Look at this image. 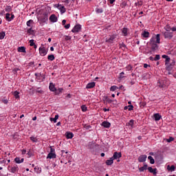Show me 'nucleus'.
<instances>
[{"instance_id": "f257e3e1", "label": "nucleus", "mask_w": 176, "mask_h": 176, "mask_svg": "<svg viewBox=\"0 0 176 176\" xmlns=\"http://www.w3.org/2000/svg\"><path fill=\"white\" fill-rule=\"evenodd\" d=\"M157 43H160V34H158L155 36L152 37L150 39V45L151 46V50L155 52V50H157L159 48V45Z\"/></svg>"}, {"instance_id": "f03ea898", "label": "nucleus", "mask_w": 176, "mask_h": 176, "mask_svg": "<svg viewBox=\"0 0 176 176\" xmlns=\"http://www.w3.org/2000/svg\"><path fill=\"white\" fill-rule=\"evenodd\" d=\"M8 169L10 171V173L14 174L19 171V166L17 165H14L12 166H8Z\"/></svg>"}, {"instance_id": "7ed1b4c3", "label": "nucleus", "mask_w": 176, "mask_h": 176, "mask_svg": "<svg viewBox=\"0 0 176 176\" xmlns=\"http://www.w3.org/2000/svg\"><path fill=\"white\" fill-rule=\"evenodd\" d=\"M38 50L41 56H46L47 54V50L45 47H40Z\"/></svg>"}, {"instance_id": "20e7f679", "label": "nucleus", "mask_w": 176, "mask_h": 176, "mask_svg": "<svg viewBox=\"0 0 176 176\" xmlns=\"http://www.w3.org/2000/svg\"><path fill=\"white\" fill-rule=\"evenodd\" d=\"M80 30H82V26L80 24L76 25L72 30V32H79Z\"/></svg>"}, {"instance_id": "39448f33", "label": "nucleus", "mask_w": 176, "mask_h": 176, "mask_svg": "<svg viewBox=\"0 0 176 176\" xmlns=\"http://www.w3.org/2000/svg\"><path fill=\"white\" fill-rule=\"evenodd\" d=\"M146 155H140L138 157V162H140V163H144V162H146Z\"/></svg>"}, {"instance_id": "423d86ee", "label": "nucleus", "mask_w": 176, "mask_h": 176, "mask_svg": "<svg viewBox=\"0 0 176 176\" xmlns=\"http://www.w3.org/2000/svg\"><path fill=\"white\" fill-rule=\"evenodd\" d=\"M56 8L58 9H59V10H60V13L61 14L65 13V12H67V9H65V7H64V6L60 5L58 4Z\"/></svg>"}, {"instance_id": "0eeeda50", "label": "nucleus", "mask_w": 176, "mask_h": 176, "mask_svg": "<svg viewBox=\"0 0 176 176\" xmlns=\"http://www.w3.org/2000/svg\"><path fill=\"white\" fill-rule=\"evenodd\" d=\"M113 160H116L117 159H120L122 157V153L115 152L113 157H111Z\"/></svg>"}, {"instance_id": "6e6552de", "label": "nucleus", "mask_w": 176, "mask_h": 176, "mask_svg": "<svg viewBox=\"0 0 176 176\" xmlns=\"http://www.w3.org/2000/svg\"><path fill=\"white\" fill-rule=\"evenodd\" d=\"M117 35L113 34L110 36V37L106 41L107 42H109L110 43H112L115 39H116Z\"/></svg>"}, {"instance_id": "1a4fd4ad", "label": "nucleus", "mask_w": 176, "mask_h": 176, "mask_svg": "<svg viewBox=\"0 0 176 176\" xmlns=\"http://www.w3.org/2000/svg\"><path fill=\"white\" fill-rule=\"evenodd\" d=\"M50 20L52 23H57V16H56V14H52L50 16Z\"/></svg>"}, {"instance_id": "9d476101", "label": "nucleus", "mask_w": 176, "mask_h": 176, "mask_svg": "<svg viewBox=\"0 0 176 176\" xmlns=\"http://www.w3.org/2000/svg\"><path fill=\"white\" fill-rule=\"evenodd\" d=\"M49 89L50 91H57V89H56V87L53 82L50 83Z\"/></svg>"}, {"instance_id": "9b49d317", "label": "nucleus", "mask_w": 176, "mask_h": 176, "mask_svg": "<svg viewBox=\"0 0 176 176\" xmlns=\"http://www.w3.org/2000/svg\"><path fill=\"white\" fill-rule=\"evenodd\" d=\"M145 170H148V165L146 164H144L143 166L139 168L140 173H144Z\"/></svg>"}, {"instance_id": "f8f14e48", "label": "nucleus", "mask_w": 176, "mask_h": 176, "mask_svg": "<svg viewBox=\"0 0 176 176\" xmlns=\"http://www.w3.org/2000/svg\"><path fill=\"white\" fill-rule=\"evenodd\" d=\"M56 153H50L47 156V159H56Z\"/></svg>"}, {"instance_id": "ddd939ff", "label": "nucleus", "mask_w": 176, "mask_h": 176, "mask_svg": "<svg viewBox=\"0 0 176 176\" xmlns=\"http://www.w3.org/2000/svg\"><path fill=\"white\" fill-rule=\"evenodd\" d=\"M164 38H173V33L168 32H165L164 33Z\"/></svg>"}, {"instance_id": "4468645a", "label": "nucleus", "mask_w": 176, "mask_h": 176, "mask_svg": "<svg viewBox=\"0 0 176 176\" xmlns=\"http://www.w3.org/2000/svg\"><path fill=\"white\" fill-rule=\"evenodd\" d=\"M102 126L103 127H105L106 129H109V127H111V124L107 121H104L102 123Z\"/></svg>"}, {"instance_id": "2eb2a0df", "label": "nucleus", "mask_w": 176, "mask_h": 176, "mask_svg": "<svg viewBox=\"0 0 176 176\" xmlns=\"http://www.w3.org/2000/svg\"><path fill=\"white\" fill-rule=\"evenodd\" d=\"M149 32H146V30L142 32V36H143V38H149Z\"/></svg>"}, {"instance_id": "dca6fc26", "label": "nucleus", "mask_w": 176, "mask_h": 176, "mask_svg": "<svg viewBox=\"0 0 176 176\" xmlns=\"http://www.w3.org/2000/svg\"><path fill=\"white\" fill-rule=\"evenodd\" d=\"M153 116H154V119L156 122H157V121L160 120V119H162V116H160V114H159V113H155L153 115Z\"/></svg>"}, {"instance_id": "f3484780", "label": "nucleus", "mask_w": 176, "mask_h": 176, "mask_svg": "<svg viewBox=\"0 0 176 176\" xmlns=\"http://www.w3.org/2000/svg\"><path fill=\"white\" fill-rule=\"evenodd\" d=\"M148 170L149 173L154 174V175H156V174H157V173L156 172V168L153 169L152 167L149 166L148 168Z\"/></svg>"}, {"instance_id": "a211bd4d", "label": "nucleus", "mask_w": 176, "mask_h": 176, "mask_svg": "<svg viewBox=\"0 0 176 176\" xmlns=\"http://www.w3.org/2000/svg\"><path fill=\"white\" fill-rule=\"evenodd\" d=\"M96 86V82L88 83L86 86V89H93Z\"/></svg>"}, {"instance_id": "6ab92c4d", "label": "nucleus", "mask_w": 176, "mask_h": 176, "mask_svg": "<svg viewBox=\"0 0 176 176\" xmlns=\"http://www.w3.org/2000/svg\"><path fill=\"white\" fill-rule=\"evenodd\" d=\"M14 162L18 164H20V163H23L24 162V158L20 160V157H16L14 159Z\"/></svg>"}, {"instance_id": "aec40b11", "label": "nucleus", "mask_w": 176, "mask_h": 176, "mask_svg": "<svg viewBox=\"0 0 176 176\" xmlns=\"http://www.w3.org/2000/svg\"><path fill=\"white\" fill-rule=\"evenodd\" d=\"M106 164L107 166H111V164H113V158L111 157L109 160H107L106 161Z\"/></svg>"}, {"instance_id": "412c9836", "label": "nucleus", "mask_w": 176, "mask_h": 176, "mask_svg": "<svg viewBox=\"0 0 176 176\" xmlns=\"http://www.w3.org/2000/svg\"><path fill=\"white\" fill-rule=\"evenodd\" d=\"M127 32H129V29L126 28H124L122 30V33L123 34L124 36H127Z\"/></svg>"}, {"instance_id": "4be33fe9", "label": "nucleus", "mask_w": 176, "mask_h": 176, "mask_svg": "<svg viewBox=\"0 0 176 176\" xmlns=\"http://www.w3.org/2000/svg\"><path fill=\"white\" fill-rule=\"evenodd\" d=\"M95 146H98V144H96V143H89L88 145V148L89 149H93L94 148Z\"/></svg>"}, {"instance_id": "5701e85b", "label": "nucleus", "mask_w": 176, "mask_h": 176, "mask_svg": "<svg viewBox=\"0 0 176 176\" xmlns=\"http://www.w3.org/2000/svg\"><path fill=\"white\" fill-rule=\"evenodd\" d=\"M66 137L68 139L74 138V133H72L71 132H67L66 133Z\"/></svg>"}, {"instance_id": "b1692460", "label": "nucleus", "mask_w": 176, "mask_h": 176, "mask_svg": "<svg viewBox=\"0 0 176 176\" xmlns=\"http://www.w3.org/2000/svg\"><path fill=\"white\" fill-rule=\"evenodd\" d=\"M170 61H171V58L168 56V58L165 60V65L166 67H170Z\"/></svg>"}, {"instance_id": "393cba45", "label": "nucleus", "mask_w": 176, "mask_h": 176, "mask_svg": "<svg viewBox=\"0 0 176 176\" xmlns=\"http://www.w3.org/2000/svg\"><path fill=\"white\" fill-rule=\"evenodd\" d=\"M18 52H19V53H25V47H19Z\"/></svg>"}, {"instance_id": "a878e982", "label": "nucleus", "mask_w": 176, "mask_h": 176, "mask_svg": "<svg viewBox=\"0 0 176 176\" xmlns=\"http://www.w3.org/2000/svg\"><path fill=\"white\" fill-rule=\"evenodd\" d=\"M175 65V62L174 60H172V62L170 63H169V67H166L168 69H171Z\"/></svg>"}, {"instance_id": "bb28decb", "label": "nucleus", "mask_w": 176, "mask_h": 176, "mask_svg": "<svg viewBox=\"0 0 176 176\" xmlns=\"http://www.w3.org/2000/svg\"><path fill=\"white\" fill-rule=\"evenodd\" d=\"M20 93L17 91H14L13 96L15 98H20Z\"/></svg>"}, {"instance_id": "cd10ccee", "label": "nucleus", "mask_w": 176, "mask_h": 176, "mask_svg": "<svg viewBox=\"0 0 176 176\" xmlns=\"http://www.w3.org/2000/svg\"><path fill=\"white\" fill-rule=\"evenodd\" d=\"M167 169L168 170V171H174L175 170V166L174 165H172L171 166H170V165H168Z\"/></svg>"}, {"instance_id": "c85d7f7f", "label": "nucleus", "mask_w": 176, "mask_h": 176, "mask_svg": "<svg viewBox=\"0 0 176 176\" xmlns=\"http://www.w3.org/2000/svg\"><path fill=\"white\" fill-rule=\"evenodd\" d=\"M148 160H150L151 164H155V159H153V157L149 155L148 157Z\"/></svg>"}, {"instance_id": "c756f323", "label": "nucleus", "mask_w": 176, "mask_h": 176, "mask_svg": "<svg viewBox=\"0 0 176 176\" xmlns=\"http://www.w3.org/2000/svg\"><path fill=\"white\" fill-rule=\"evenodd\" d=\"M57 119H58V115H56L54 118H50L51 122H54V123H57Z\"/></svg>"}, {"instance_id": "7c9ffc66", "label": "nucleus", "mask_w": 176, "mask_h": 176, "mask_svg": "<svg viewBox=\"0 0 176 176\" xmlns=\"http://www.w3.org/2000/svg\"><path fill=\"white\" fill-rule=\"evenodd\" d=\"M119 87H118L116 85L111 86L110 87V91H115L116 90H118Z\"/></svg>"}, {"instance_id": "2f4dec72", "label": "nucleus", "mask_w": 176, "mask_h": 176, "mask_svg": "<svg viewBox=\"0 0 176 176\" xmlns=\"http://www.w3.org/2000/svg\"><path fill=\"white\" fill-rule=\"evenodd\" d=\"M47 58L50 61H53L56 58L54 57V55L51 54L47 56Z\"/></svg>"}, {"instance_id": "473e14b6", "label": "nucleus", "mask_w": 176, "mask_h": 176, "mask_svg": "<svg viewBox=\"0 0 176 176\" xmlns=\"http://www.w3.org/2000/svg\"><path fill=\"white\" fill-rule=\"evenodd\" d=\"M6 19L7 20V21H12L10 13L6 14Z\"/></svg>"}, {"instance_id": "72a5a7b5", "label": "nucleus", "mask_w": 176, "mask_h": 176, "mask_svg": "<svg viewBox=\"0 0 176 176\" xmlns=\"http://www.w3.org/2000/svg\"><path fill=\"white\" fill-rule=\"evenodd\" d=\"M6 12H8V13H10V12H12V6H6L5 8Z\"/></svg>"}, {"instance_id": "f704fd0d", "label": "nucleus", "mask_w": 176, "mask_h": 176, "mask_svg": "<svg viewBox=\"0 0 176 176\" xmlns=\"http://www.w3.org/2000/svg\"><path fill=\"white\" fill-rule=\"evenodd\" d=\"M28 34L30 35H34V30H32V28H30L29 30H28Z\"/></svg>"}, {"instance_id": "c9c22d12", "label": "nucleus", "mask_w": 176, "mask_h": 176, "mask_svg": "<svg viewBox=\"0 0 176 176\" xmlns=\"http://www.w3.org/2000/svg\"><path fill=\"white\" fill-rule=\"evenodd\" d=\"M41 20L42 23H46V21L47 20V15H44Z\"/></svg>"}, {"instance_id": "e433bc0d", "label": "nucleus", "mask_w": 176, "mask_h": 176, "mask_svg": "<svg viewBox=\"0 0 176 176\" xmlns=\"http://www.w3.org/2000/svg\"><path fill=\"white\" fill-rule=\"evenodd\" d=\"M34 23V21L32 19H30L27 21L26 25L28 27H31V23Z\"/></svg>"}, {"instance_id": "4c0bfd02", "label": "nucleus", "mask_w": 176, "mask_h": 176, "mask_svg": "<svg viewBox=\"0 0 176 176\" xmlns=\"http://www.w3.org/2000/svg\"><path fill=\"white\" fill-rule=\"evenodd\" d=\"M6 35V34L5 33V32H1L0 33V39H3V38H5Z\"/></svg>"}, {"instance_id": "58836bf2", "label": "nucleus", "mask_w": 176, "mask_h": 176, "mask_svg": "<svg viewBox=\"0 0 176 176\" xmlns=\"http://www.w3.org/2000/svg\"><path fill=\"white\" fill-rule=\"evenodd\" d=\"M63 90H64L63 88H59L56 91H55V94H60V93H63Z\"/></svg>"}, {"instance_id": "ea45409f", "label": "nucleus", "mask_w": 176, "mask_h": 176, "mask_svg": "<svg viewBox=\"0 0 176 176\" xmlns=\"http://www.w3.org/2000/svg\"><path fill=\"white\" fill-rule=\"evenodd\" d=\"M81 109L82 112H86V111H87V107L85 105H82L81 106Z\"/></svg>"}, {"instance_id": "a19ab883", "label": "nucleus", "mask_w": 176, "mask_h": 176, "mask_svg": "<svg viewBox=\"0 0 176 176\" xmlns=\"http://www.w3.org/2000/svg\"><path fill=\"white\" fill-rule=\"evenodd\" d=\"M144 54H152V51L149 50H146L145 51H144Z\"/></svg>"}, {"instance_id": "79ce46f5", "label": "nucleus", "mask_w": 176, "mask_h": 176, "mask_svg": "<svg viewBox=\"0 0 176 176\" xmlns=\"http://www.w3.org/2000/svg\"><path fill=\"white\" fill-rule=\"evenodd\" d=\"M160 60V55L157 54V55L155 56V57L154 58V61H157V60Z\"/></svg>"}, {"instance_id": "37998d69", "label": "nucleus", "mask_w": 176, "mask_h": 176, "mask_svg": "<svg viewBox=\"0 0 176 176\" xmlns=\"http://www.w3.org/2000/svg\"><path fill=\"white\" fill-rule=\"evenodd\" d=\"M1 102L6 104H8V102H9V100H8V99H6V98H3L1 100Z\"/></svg>"}, {"instance_id": "c03bdc74", "label": "nucleus", "mask_w": 176, "mask_h": 176, "mask_svg": "<svg viewBox=\"0 0 176 176\" xmlns=\"http://www.w3.org/2000/svg\"><path fill=\"white\" fill-rule=\"evenodd\" d=\"M30 140L31 141H32V142H36V141H38V140H36V138L34 136L30 137Z\"/></svg>"}, {"instance_id": "a18cd8bd", "label": "nucleus", "mask_w": 176, "mask_h": 176, "mask_svg": "<svg viewBox=\"0 0 176 176\" xmlns=\"http://www.w3.org/2000/svg\"><path fill=\"white\" fill-rule=\"evenodd\" d=\"M50 153H56V150L53 147H52V146H50Z\"/></svg>"}, {"instance_id": "49530a36", "label": "nucleus", "mask_w": 176, "mask_h": 176, "mask_svg": "<svg viewBox=\"0 0 176 176\" xmlns=\"http://www.w3.org/2000/svg\"><path fill=\"white\" fill-rule=\"evenodd\" d=\"M167 142H171L174 141V138L170 137L168 139L166 140Z\"/></svg>"}, {"instance_id": "de8ad7c7", "label": "nucleus", "mask_w": 176, "mask_h": 176, "mask_svg": "<svg viewBox=\"0 0 176 176\" xmlns=\"http://www.w3.org/2000/svg\"><path fill=\"white\" fill-rule=\"evenodd\" d=\"M134 109V107L131 104L128 106V111H133V109Z\"/></svg>"}, {"instance_id": "09e8293b", "label": "nucleus", "mask_w": 176, "mask_h": 176, "mask_svg": "<svg viewBox=\"0 0 176 176\" xmlns=\"http://www.w3.org/2000/svg\"><path fill=\"white\" fill-rule=\"evenodd\" d=\"M34 171H36V173H37V174H39L41 173V170H39V167H35Z\"/></svg>"}, {"instance_id": "8fccbe9b", "label": "nucleus", "mask_w": 176, "mask_h": 176, "mask_svg": "<svg viewBox=\"0 0 176 176\" xmlns=\"http://www.w3.org/2000/svg\"><path fill=\"white\" fill-rule=\"evenodd\" d=\"M96 12H97L98 13H102V12H104V10H102V8H98V9L96 10Z\"/></svg>"}, {"instance_id": "3c124183", "label": "nucleus", "mask_w": 176, "mask_h": 176, "mask_svg": "<svg viewBox=\"0 0 176 176\" xmlns=\"http://www.w3.org/2000/svg\"><path fill=\"white\" fill-rule=\"evenodd\" d=\"M129 126H133L134 124V120H131L129 123Z\"/></svg>"}, {"instance_id": "603ef678", "label": "nucleus", "mask_w": 176, "mask_h": 176, "mask_svg": "<svg viewBox=\"0 0 176 176\" xmlns=\"http://www.w3.org/2000/svg\"><path fill=\"white\" fill-rule=\"evenodd\" d=\"M30 46H34L35 45V43H34V40H30Z\"/></svg>"}, {"instance_id": "864d4df0", "label": "nucleus", "mask_w": 176, "mask_h": 176, "mask_svg": "<svg viewBox=\"0 0 176 176\" xmlns=\"http://www.w3.org/2000/svg\"><path fill=\"white\" fill-rule=\"evenodd\" d=\"M84 128H85L86 130H89L91 129V126L90 125H85L84 126Z\"/></svg>"}, {"instance_id": "5fc2aeb1", "label": "nucleus", "mask_w": 176, "mask_h": 176, "mask_svg": "<svg viewBox=\"0 0 176 176\" xmlns=\"http://www.w3.org/2000/svg\"><path fill=\"white\" fill-rule=\"evenodd\" d=\"M158 86H159L161 89H163V87H164L165 85H164V84H162V82H160Z\"/></svg>"}, {"instance_id": "6e6d98bb", "label": "nucleus", "mask_w": 176, "mask_h": 176, "mask_svg": "<svg viewBox=\"0 0 176 176\" xmlns=\"http://www.w3.org/2000/svg\"><path fill=\"white\" fill-rule=\"evenodd\" d=\"M65 39L66 41H71V36H65Z\"/></svg>"}, {"instance_id": "4d7b16f0", "label": "nucleus", "mask_w": 176, "mask_h": 176, "mask_svg": "<svg viewBox=\"0 0 176 176\" xmlns=\"http://www.w3.org/2000/svg\"><path fill=\"white\" fill-rule=\"evenodd\" d=\"M107 102H108V104H111L112 103V100H111V98H108L106 100Z\"/></svg>"}, {"instance_id": "13d9d810", "label": "nucleus", "mask_w": 176, "mask_h": 176, "mask_svg": "<svg viewBox=\"0 0 176 176\" xmlns=\"http://www.w3.org/2000/svg\"><path fill=\"white\" fill-rule=\"evenodd\" d=\"M120 47H124V49H126V45H124V43H122L120 45Z\"/></svg>"}, {"instance_id": "bf43d9fd", "label": "nucleus", "mask_w": 176, "mask_h": 176, "mask_svg": "<svg viewBox=\"0 0 176 176\" xmlns=\"http://www.w3.org/2000/svg\"><path fill=\"white\" fill-rule=\"evenodd\" d=\"M69 27H71V24H69V23L65 25V30H68L69 28Z\"/></svg>"}, {"instance_id": "052dcab7", "label": "nucleus", "mask_w": 176, "mask_h": 176, "mask_svg": "<svg viewBox=\"0 0 176 176\" xmlns=\"http://www.w3.org/2000/svg\"><path fill=\"white\" fill-rule=\"evenodd\" d=\"M133 68V67H131V65H129L127 67H126V69H128V71H131V69Z\"/></svg>"}, {"instance_id": "680f3d73", "label": "nucleus", "mask_w": 176, "mask_h": 176, "mask_svg": "<svg viewBox=\"0 0 176 176\" xmlns=\"http://www.w3.org/2000/svg\"><path fill=\"white\" fill-rule=\"evenodd\" d=\"M10 19H11V21H12V20H14V14H13L12 13L11 14V17H10Z\"/></svg>"}, {"instance_id": "e2e57ef3", "label": "nucleus", "mask_w": 176, "mask_h": 176, "mask_svg": "<svg viewBox=\"0 0 176 176\" xmlns=\"http://www.w3.org/2000/svg\"><path fill=\"white\" fill-rule=\"evenodd\" d=\"M105 30H111V25L106 26Z\"/></svg>"}, {"instance_id": "0e129e2a", "label": "nucleus", "mask_w": 176, "mask_h": 176, "mask_svg": "<svg viewBox=\"0 0 176 176\" xmlns=\"http://www.w3.org/2000/svg\"><path fill=\"white\" fill-rule=\"evenodd\" d=\"M165 30H166V31H167V32H168V31H170V27L169 26H166Z\"/></svg>"}, {"instance_id": "69168bd1", "label": "nucleus", "mask_w": 176, "mask_h": 176, "mask_svg": "<svg viewBox=\"0 0 176 176\" xmlns=\"http://www.w3.org/2000/svg\"><path fill=\"white\" fill-rule=\"evenodd\" d=\"M65 23H67V21L65 19L63 20L62 21L63 25H65Z\"/></svg>"}, {"instance_id": "338daca9", "label": "nucleus", "mask_w": 176, "mask_h": 176, "mask_svg": "<svg viewBox=\"0 0 176 176\" xmlns=\"http://www.w3.org/2000/svg\"><path fill=\"white\" fill-rule=\"evenodd\" d=\"M36 93H39L40 94H42V93H43V91H42V90H36Z\"/></svg>"}, {"instance_id": "774afa93", "label": "nucleus", "mask_w": 176, "mask_h": 176, "mask_svg": "<svg viewBox=\"0 0 176 176\" xmlns=\"http://www.w3.org/2000/svg\"><path fill=\"white\" fill-rule=\"evenodd\" d=\"M171 31H173V32H175L176 31V28L175 27H173L171 28Z\"/></svg>"}]
</instances>
